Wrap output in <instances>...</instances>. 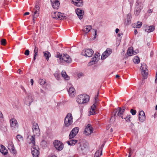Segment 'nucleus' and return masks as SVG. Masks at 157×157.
<instances>
[{"instance_id":"obj_60","label":"nucleus","mask_w":157,"mask_h":157,"mask_svg":"<svg viewBox=\"0 0 157 157\" xmlns=\"http://www.w3.org/2000/svg\"><path fill=\"white\" fill-rule=\"evenodd\" d=\"M119 29L117 28L116 29V33H117L119 32Z\"/></svg>"},{"instance_id":"obj_31","label":"nucleus","mask_w":157,"mask_h":157,"mask_svg":"<svg viewBox=\"0 0 157 157\" xmlns=\"http://www.w3.org/2000/svg\"><path fill=\"white\" fill-rule=\"evenodd\" d=\"M102 154V151L101 149H98L96 151L95 154L94 156L96 157H99L100 155Z\"/></svg>"},{"instance_id":"obj_8","label":"nucleus","mask_w":157,"mask_h":157,"mask_svg":"<svg viewBox=\"0 0 157 157\" xmlns=\"http://www.w3.org/2000/svg\"><path fill=\"white\" fill-rule=\"evenodd\" d=\"M81 54L83 56H85L86 57H90L93 54L94 51L92 49H86L85 50H83Z\"/></svg>"},{"instance_id":"obj_63","label":"nucleus","mask_w":157,"mask_h":157,"mask_svg":"<svg viewBox=\"0 0 157 157\" xmlns=\"http://www.w3.org/2000/svg\"><path fill=\"white\" fill-rule=\"evenodd\" d=\"M134 125V124H133L132 123H131V124L130 125L131 127H133Z\"/></svg>"},{"instance_id":"obj_17","label":"nucleus","mask_w":157,"mask_h":157,"mask_svg":"<svg viewBox=\"0 0 157 157\" xmlns=\"http://www.w3.org/2000/svg\"><path fill=\"white\" fill-rule=\"evenodd\" d=\"M72 2L76 6L80 7L83 5L82 0H72Z\"/></svg>"},{"instance_id":"obj_40","label":"nucleus","mask_w":157,"mask_h":157,"mask_svg":"<svg viewBox=\"0 0 157 157\" xmlns=\"http://www.w3.org/2000/svg\"><path fill=\"white\" fill-rule=\"evenodd\" d=\"M142 25V22L140 21H138L137 24L136 25V28H140Z\"/></svg>"},{"instance_id":"obj_43","label":"nucleus","mask_w":157,"mask_h":157,"mask_svg":"<svg viewBox=\"0 0 157 157\" xmlns=\"http://www.w3.org/2000/svg\"><path fill=\"white\" fill-rule=\"evenodd\" d=\"M6 40L5 39H2L1 40V44L3 45H5L6 44Z\"/></svg>"},{"instance_id":"obj_1","label":"nucleus","mask_w":157,"mask_h":157,"mask_svg":"<svg viewBox=\"0 0 157 157\" xmlns=\"http://www.w3.org/2000/svg\"><path fill=\"white\" fill-rule=\"evenodd\" d=\"M89 96L86 94H83L78 95L76 98V101L78 104L86 103L89 100Z\"/></svg>"},{"instance_id":"obj_24","label":"nucleus","mask_w":157,"mask_h":157,"mask_svg":"<svg viewBox=\"0 0 157 157\" xmlns=\"http://www.w3.org/2000/svg\"><path fill=\"white\" fill-rule=\"evenodd\" d=\"M1 148L0 149V151L4 155H6L8 153V150L2 145H1Z\"/></svg>"},{"instance_id":"obj_33","label":"nucleus","mask_w":157,"mask_h":157,"mask_svg":"<svg viewBox=\"0 0 157 157\" xmlns=\"http://www.w3.org/2000/svg\"><path fill=\"white\" fill-rule=\"evenodd\" d=\"M139 58L137 56H135L133 59V61L136 63H138L140 62Z\"/></svg>"},{"instance_id":"obj_10","label":"nucleus","mask_w":157,"mask_h":157,"mask_svg":"<svg viewBox=\"0 0 157 157\" xmlns=\"http://www.w3.org/2000/svg\"><path fill=\"white\" fill-rule=\"evenodd\" d=\"M33 101V99L30 94H28L27 96L24 99V103L25 104L29 106L31 103Z\"/></svg>"},{"instance_id":"obj_64","label":"nucleus","mask_w":157,"mask_h":157,"mask_svg":"<svg viewBox=\"0 0 157 157\" xmlns=\"http://www.w3.org/2000/svg\"><path fill=\"white\" fill-rule=\"evenodd\" d=\"M34 56H36L37 55H38V53H36V52H35V53H34Z\"/></svg>"},{"instance_id":"obj_30","label":"nucleus","mask_w":157,"mask_h":157,"mask_svg":"<svg viewBox=\"0 0 157 157\" xmlns=\"http://www.w3.org/2000/svg\"><path fill=\"white\" fill-rule=\"evenodd\" d=\"M96 108V105L94 104H93L91 107L90 113L91 114H94L95 113V109Z\"/></svg>"},{"instance_id":"obj_21","label":"nucleus","mask_w":157,"mask_h":157,"mask_svg":"<svg viewBox=\"0 0 157 157\" xmlns=\"http://www.w3.org/2000/svg\"><path fill=\"white\" fill-rule=\"evenodd\" d=\"M125 111V109H121V108L120 107L118 108V111H117V116L121 117L123 119V117L122 116L123 113Z\"/></svg>"},{"instance_id":"obj_34","label":"nucleus","mask_w":157,"mask_h":157,"mask_svg":"<svg viewBox=\"0 0 157 157\" xmlns=\"http://www.w3.org/2000/svg\"><path fill=\"white\" fill-rule=\"evenodd\" d=\"M14 147V145L12 141H9L8 142V148L9 150L11 149L12 148Z\"/></svg>"},{"instance_id":"obj_56","label":"nucleus","mask_w":157,"mask_h":157,"mask_svg":"<svg viewBox=\"0 0 157 157\" xmlns=\"http://www.w3.org/2000/svg\"><path fill=\"white\" fill-rule=\"evenodd\" d=\"M99 54L98 53L97 54H96V53L94 54V56H95L97 58H98V56H100V55H98Z\"/></svg>"},{"instance_id":"obj_16","label":"nucleus","mask_w":157,"mask_h":157,"mask_svg":"<svg viewBox=\"0 0 157 157\" xmlns=\"http://www.w3.org/2000/svg\"><path fill=\"white\" fill-rule=\"evenodd\" d=\"M51 2L53 8L58 9L59 6V2L58 0H51Z\"/></svg>"},{"instance_id":"obj_55","label":"nucleus","mask_w":157,"mask_h":157,"mask_svg":"<svg viewBox=\"0 0 157 157\" xmlns=\"http://www.w3.org/2000/svg\"><path fill=\"white\" fill-rule=\"evenodd\" d=\"M155 82H157V71L156 73V75H155Z\"/></svg>"},{"instance_id":"obj_11","label":"nucleus","mask_w":157,"mask_h":157,"mask_svg":"<svg viewBox=\"0 0 157 157\" xmlns=\"http://www.w3.org/2000/svg\"><path fill=\"white\" fill-rule=\"evenodd\" d=\"M93 131V128L90 124H88L86 127L85 131L84 134L86 135H89L92 133Z\"/></svg>"},{"instance_id":"obj_29","label":"nucleus","mask_w":157,"mask_h":157,"mask_svg":"<svg viewBox=\"0 0 157 157\" xmlns=\"http://www.w3.org/2000/svg\"><path fill=\"white\" fill-rule=\"evenodd\" d=\"M62 75L66 80H68L70 79L69 77L67 75L66 71L64 70L62 71Z\"/></svg>"},{"instance_id":"obj_3","label":"nucleus","mask_w":157,"mask_h":157,"mask_svg":"<svg viewBox=\"0 0 157 157\" xmlns=\"http://www.w3.org/2000/svg\"><path fill=\"white\" fill-rule=\"evenodd\" d=\"M73 117L71 113L67 114L64 119L65 126L68 127L73 122Z\"/></svg>"},{"instance_id":"obj_27","label":"nucleus","mask_w":157,"mask_h":157,"mask_svg":"<svg viewBox=\"0 0 157 157\" xmlns=\"http://www.w3.org/2000/svg\"><path fill=\"white\" fill-rule=\"evenodd\" d=\"M43 53L47 60L48 61L49 58L51 56V53L47 51L43 52Z\"/></svg>"},{"instance_id":"obj_32","label":"nucleus","mask_w":157,"mask_h":157,"mask_svg":"<svg viewBox=\"0 0 157 157\" xmlns=\"http://www.w3.org/2000/svg\"><path fill=\"white\" fill-rule=\"evenodd\" d=\"M97 59L96 57L95 56L92 59L91 61L89 63V64L92 65L95 63L96 60Z\"/></svg>"},{"instance_id":"obj_59","label":"nucleus","mask_w":157,"mask_h":157,"mask_svg":"<svg viewBox=\"0 0 157 157\" xmlns=\"http://www.w3.org/2000/svg\"><path fill=\"white\" fill-rule=\"evenodd\" d=\"M138 33V32L136 29H135L134 31V33L135 35H136Z\"/></svg>"},{"instance_id":"obj_6","label":"nucleus","mask_w":157,"mask_h":157,"mask_svg":"<svg viewBox=\"0 0 157 157\" xmlns=\"http://www.w3.org/2000/svg\"><path fill=\"white\" fill-rule=\"evenodd\" d=\"M55 147L58 151H61L63 148V144L60 141L58 140H55L53 142Z\"/></svg>"},{"instance_id":"obj_51","label":"nucleus","mask_w":157,"mask_h":157,"mask_svg":"<svg viewBox=\"0 0 157 157\" xmlns=\"http://www.w3.org/2000/svg\"><path fill=\"white\" fill-rule=\"evenodd\" d=\"M131 148H129V155H128V157H131V156L132 155V154L131 153Z\"/></svg>"},{"instance_id":"obj_15","label":"nucleus","mask_w":157,"mask_h":157,"mask_svg":"<svg viewBox=\"0 0 157 157\" xmlns=\"http://www.w3.org/2000/svg\"><path fill=\"white\" fill-rule=\"evenodd\" d=\"M75 12L79 18L80 19H82L83 17V15L84 14L83 10L80 9L78 8L76 9Z\"/></svg>"},{"instance_id":"obj_62","label":"nucleus","mask_w":157,"mask_h":157,"mask_svg":"<svg viewBox=\"0 0 157 157\" xmlns=\"http://www.w3.org/2000/svg\"><path fill=\"white\" fill-rule=\"evenodd\" d=\"M36 56H34V57H33V62H34V61L35 60V59H36Z\"/></svg>"},{"instance_id":"obj_19","label":"nucleus","mask_w":157,"mask_h":157,"mask_svg":"<svg viewBox=\"0 0 157 157\" xmlns=\"http://www.w3.org/2000/svg\"><path fill=\"white\" fill-rule=\"evenodd\" d=\"M142 8L141 5H139V3L137 2L136 4L135 13L136 15H138Z\"/></svg>"},{"instance_id":"obj_23","label":"nucleus","mask_w":157,"mask_h":157,"mask_svg":"<svg viewBox=\"0 0 157 157\" xmlns=\"http://www.w3.org/2000/svg\"><path fill=\"white\" fill-rule=\"evenodd\" d=\"M127 53L128 56H131L132 54H136L137 53V52H135L133 51L132 47H131L130 48L128 49Z\"/></svg>"},{"instance_id":"obj_26","label":"nucleus","mask_w":157,"mask_h":157,"mask_svg":"<svg viewBox=\"0 0 157 157\" xmlns=\"http://www.w3.org/2000/svg\"><path fill=\"white\" fill-rule=\"evenodd\" d=\"M155 29V27L154 26H149L147 27V28L145 29V31L148 33H150L153 31Z\"/></svg>"},{"instance_id":"obj_14","label":"nucleus","mask_w":157,"mask_h":157,"mask_svg":"<svg viewBox=\"0 0 157 157\" xmlns=\"http://www.w3.org/2000/svg\"><path fill=\"white\" fill-rule=\"evenodd\" d=\"M61 59L62 62L63 61L67 63H70L71 62V59L70 57L67 54L64 55Z\"/></svg>"},{"instance_id":"obj_38","label":"nucleus","mask_w":157,"mask_h":157,"mask_svg":"<svg viewBox=\"0 0 157 157\" xmlns=\"http://www.w3.org/2000/svg\"><path fill=\"white\" fill-rule=\"evenodd\" d=\"M55 56L57 58H58L60 60L62 59L63 57L62 55L59 52L56 53Z\"/></svg>"},{"instance_id":"obj_35","label":"nucleus","mask_w":157,"mask_h":157,"mask_svg":"<svg viewBox=\"0 0 157 157\" xmlns=\"http://www.w3.org/2000/svg\"><path fill=\"white\" fill-rule=\"evenodd\" d=\"M131 18V15L130 14H128L127 15V24H129L130 23Z\"/></svg>"},{"instance_id":"obj_57","label":"nucleus","mask_w":157,"mask_h":157,"mask_svg":"<svg viewBox=\"0 0 157 157\" xmlns=\"http://www.w3.org/2000/svg\"><path fill=\"white\" fill-rule=\"evenodd\" d=\"M29 12H25V13H24V16H25V15H29Z\"/></svg>"},{"instance_id":"obj_18","label":"nucleus","mask_w":157,"mask_h":157,"mask_svg":"<svg viewBox=\"0 0 157 157\" xmlns=\"http://www.w3.org/2000/svg\"><path fill=\"white\" fill-rule=\"evenodd\" d=\"M139 118L140 122H143L145 119V113L143 111H140L139 115Z\"/></svg>"},{"instance_id":"obj_61","label":"nucleus","mask_w":157,"mask_h":157,"mask_svg":"<svg viewBox=\"0 0 157 157\" xmlns=\"http://www.w3.org/2000/svg\"><path fill=\"white\" fill-rule=\"evenodd\" d=\"M152 10L150 9V10H149L148 11V13H152Z\"/></svg>"},{"instance_id":"obj_2","label":"nucleus","mask_w":157,"mask_h":157,"mask_svg":"<svg viewBox=\"0 0 157 157\" xmlns=\"http://www.w3.org/2000/svg\"><path fill=\"white\" fill-rule=\"evenodd\" d=\"M51 16L53 18L59 20H64L66 19V15L64 13L58 12H54L51 13Z\"/></svg>"},{"instance_id":"obj_54","label":"nucleus","mask_w":157,"mask_h":157,"mask_svg":"<svg viewBox=\"0 0 157 157\" xmlns=\"http://www.w3.org/2000/svg\"><path fill=\"white\" fill-rule=\"evenodd\" d=\"M104 144H102L101 147L99 148V149H101V151H102V149L104 146Z\"/></svg>"},{"instance_id":"obj_47","label":"nucleus","mask_w":157,"mask_h":157,"mask_svg":"<svg viewBox=\"0 0 157 157\" xmlns=\"http://www.w3.org/2000/svg\"><path fill=\"white\" fill-rule=\"evenodd\" d=\"M45 83V82L43 79H40V83L41 85H43Z\"/></svg>"},{"instance_id":"obj_58","label":"nucleus","mask_w":157,"mask_h":157,"mask_svg":"<svg viewBox=\"0 0 157 157\" xmlns=\"http://www.w3.org/2000/svg\"><path fill=\"white\" fill-rule=\"evenodd\" d=\"M33 79H31L30 80V82L31 83V85L32 86L33 84Z\"/></svg>"},{"instance_id":"obj_53","label":"nucleus","mask_w":157,"mask_h":157,"mask_svg":"<svg viewBox=\"0 0 157 157\" xmlns=\"http://www.w3.org/2000/svg\"><path fill=\"white\" fill-rule=\"evenodd\" d=\"M98 94L97 95L95 96V103L96 102H97V101H98Z\"/></svg>"},{"instance_id":"obj_25","label":"nucleus","mask_w":157,"mask_h":157,"mask_svg":"<svg viewBox=\"0 0 157 157\" xmlns=\"http://www.w3.org/2000/svg\"><path fill=\"white\" fill-rule=\"evenodd\" d=\"M35 135L31 136L30 139V141L29 142V144H32L33 146L36 145H35Z\"/></svg>"},{"instance_id":"obj_42","label":"nucleus","mask_w":157,"mask_h":157,"mask_svg":"<svg viewBox=\"0 0 157 157\" xmlns=\"http://www.w3.org/2000/svg\"><path fill=\"white\" fill-rule=\"evenodd\" d=\"M54 75L56 78L58 80H59L60 78V75L58 73H55L54 74Z\"/></svg>"},{"instance_id":"obj_41","label":"nucleus","mask_w":157,"mask_h":157,"mask_svg":"<svg viewBox=\"0 0 157 157\" xmlns=\"http://www.w3.org/2000/svg\"><path fill=\"white\" fill-rule=\"evenodd\" d=\"M131 118V115H128L125 118H124L126 121L127 122H130L131 121L130 119Z\"/></svg>"},{"instance_id":"obj_9","label":"nucleus","mask_w":157,"mask_h":157,"mask_svg":"<svg viewBox=\"0 0 157 157\" xmlns=\"http://www.w3.org/2000/svg\"><path fill=\"white\" fill-rule=\"evenodd\" d=\"M10 126L13 130L15 129L18 127V124L15 118H12L10 120Z\"/></svg>"},{"instance_id":"obj_48","label":"nucleus","mask_w":157,"mask_h":157,"mask_svg":"<svg viewBox=\"0 0 157 157\" xmlns=\"http://www.w3.org/2000/svg\"><path fill=\"white\" fill-rule=\"evenodd\" d=\"M3 115L1 112L0 111V121H2L3 120Z\"/></svg>"},{"instance_id":"obj_22","label":"nucleus","mask_w":157,"mask_h":157,"mask_svg":"<svg viewBox=\"0 0 157 157\" xmlns=\"http://www.w3.org/2000/svg\"><path fill=\"white\" fill-rule=\"evenodd\" d=\"M92 27L91 25H86L84 27L82 30L85 33H87L92 29Z\"/></svg>"},{"instance_id":"obj_45","label":"nucleus","mask_w":157,"mask_h":157,"mask_svg":"<svg viewBox=\"0 0 157 157\" xmlns=\"http://www.w3.org/2000/svg\"><path fill=\"white\" fill-rule=\"evenodd\" d=\"M29 50H26L24 54L26 56H28L29 55Z\"/></svg>"},{"instance_id":"obj_49","label":"nucleus","mask_w":157,"mask_h":157,"mask_svg":"<svg viewBox=\"0 0 157 157\" xmlns=\"http://www.w3.org/2000/svg\"><path fill=\"white\" fill-rule=\"evenodd\" d=\"M83 74L82 73H79L78 74V76L79 78L81 77V76H83Z\"/></svg>"},{"instance_id":"obj_39","label":"nucleus","mask_w":157,"mask_h":157,"mask_svg":"<svg viewBox=\"0 0 157 157\" xmlns=\"http://www.w3.org/2000/svg\"><path fill=\"white\" fill-rule=\"evenodd\" d=\"M76 136L74 133L73 132H71L69 135V138L70 139H71L74 137Z\"/></svg>"},{"instance_id":"obj_28","label":"nucleus","mask_w":157,"mask_h":157,"mask_svg":"<svg viewBox=\"0 0 157 157\" xmlns=\"http://www.w3.org/2000/svg\"><path fill=\"white\" fill-rule=\"evenodd\" d=\"M77 140L71 139L67 141V143L69 145L73 146L77 142Z\"/></svg>"},{"instance_id":"obj_13","label":"nucleus","mask_w":157,"mask_h":157,"mask_svg":"<svg viewBox=\"0 0 157 157\" xmlns=\"http://www.w3.org/2000/svg\"><path fill=\"white\" fill-rule=\"evenodd\" d=\"M112 49L108 48L102 54L101 58L102 59H104L108 57L111 53Z\"/></svg>"},{"instance_id":"obj_4","label":"nucleus","mask_w":157,"mask_h":157,"mask_svg":"<svg viewBox=\"0 0 157 157\" xmlns=\"http://www.w3.org/2000/svg\"><path fill=\"white\" fill-rule=\"evenodd\" d=\"M147 65L144 63L141 64L140 69L141 71L142 75L144 79L147 78L148 75V70L147 68Z\"/></svg>"},{"instance_id":"obj_44","label":"nucleus","mask_w":157,"mask_h":157,"mask_svg":"<svg viewBox=\"0 0 157 157\" xmlns=\"http://www.w3.org/2000/svg\"><path fill=\"white\" fill-rule=\"evenodd\" d=\"M130 112L132 115H135L136 113V111L135 110L132 109L130 110Z\"/></svg>"},{"instance_id":"obj_36","label":"nucleus","mask_w":157,"mask_h":157,"mask_svg":"<svg viewBox=\"0 0 157 157\" xmlns=\"http://www.w3.org/2000/svg\"><path fill=\"white\" fill-rule=\"evenodd\" d=\"M78 131L79 128L78 127H75L73 129L71 132H74L75 135H76L78 133Z\"/></svg>"},{"instance_id":"obj_37","label":"nucleus","mask_w":157,"mask_h":157,"mask_svg":"<svg viewBox=\"0 0 157 157\" xmlns=\"http://www.w3.org/2000/svg\"><path fill=\"white\" fill-rule=\"evenodd\" d=\"M14 155H16L17 154V151L15 149L14 147L12 148L11 149H10L9 150Z\"/></svg>"},{"instance_id":"obj_7","label":"nucleus","mask_w":157,"mask_h":157,"mask_svg":"<svg viewBox=\"0 0 157 157\" xmlns=\"http://www.w3.org/2000/svg\"><path fill=\"white\" fill-rule=\"evenodd\" d=\"M39 148L36 145H34L31 148V153L33 155V157H38L39 155Z\"/></svg>"},{"instance_id":"obj_12","label":"nucleus","mask_w":157,"mask_h":157,"mask_svg":"<svg viewBox=\"0 0 157 157\" xmlns=\"http://www.w3.org/2000/svg\"><path fill=\"white\" fill-rule=\"evenodd\" d=\"M40 7L38 6H36L34 8L32 13L33 14V21H34V18L37 17L39 16L40 11Z\"/></svg>"},{"instance_id":"obj_46","label":"nucleus","mask_w":157,"mask_h":157,"mask_svg":"<svg viewBox=\"0 0 157 157\" xmlns=\"http://www.w3.org/2000/svg\"><path fill=\"white\" fill-rule=\"evenodd\" d=\"M17 139L19 140H20L21 139H22V136L20 135H17Z\"/></svg>"},{"instance_id":"obj_5","label":"nucleus","mask_w":157,"mask_h":157,"mask_svg":"<svg viewBox=\"0 0 157 157\" xmlns=\"http://www.w3.org/2000/svg\"><path fill=\"white\" fill-rule=\"evenodd\" d=\"M33 132L35 135L39 136L40 134V129L37 123L34 122L32 124Z\"/></svg>"},{"instance_id":"obj_20","label":"nucleus","mask_w":157,"mask_h":157,"mask_svg":"<svg viewBox=\"0 0 157 157\" xmlns=\"http://www.w3.org/2000/svg\"><path fill=\"white\" fill-rule=\"evenodd\" d=\"M68 91L70 96L71 97H73L75 96V90L73 87L72 86L70 87Z\"/></svg>"},{"instance_id":"obj_50","label":"nucleus","mask_w":157,"mask_h":157,"mask_svg":"<svg viewBox=\"0 0 157 157\" xmlns=\"http://www.w3.org/2000/svg\"><path fill=\"white\" fill-rule=\"evenodd\" d=\"M38 48L36 47H35V48L34 50V53H35V52L38 53Z\"/></svg>"},{"instance_id":"obj_52","label":"nucleus","mask_w":157,"mask_h":157,"mask_svg":"<svg viewBox=\"0 0 157 157\" xmlns=\"http://www.w3.org/2000/svg\"><path fill=\"white\" fill-rule=\"evenodd\" d=\"M93 30L95 31L94 36V38L95 39V38H96V35H97V30L95 29H93Z\"/></svg>"}]
</instances>
